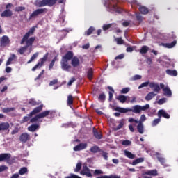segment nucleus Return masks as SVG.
Here are the masks:
<instances>
[{
    "instance_id": "1",
    "label": "nucleus",
    "mask_w": 178,
    "mask_h": 178,
    "mask_svg": "<svg viewBox=\"0 0 178 178\" xmlns=\"http://www.w3.org/2000/svg\"><path fill=\"white\" fill-rule=\"evenodd\" d=\"M147 109H149V104H146L145 106L140 105H135L130 108H122V107H115V111L117 112H120V113H127V112H133V113H140L141 111H147Z\"/></svg>"
},
{
    "instance_id": "2",
    "label": "nucleus",
    "mask_w": 178,
    "mask_h": 178,
    "mask_svg": "<svg viewBox=\"0 0 178 178\" xmlns=\"http://www.w3.org/2000/svg\"><path fill=\"white\" fill-rule=\"evenodd\" d=\"M119 0H108L106 3V8L108 12H116L117 13H122V8L118 6Z\"/></svg>"
},
{
    "instance_id": "3",
    "label": "nucleus",
    "mask_w": 178,
    "mask_h": 178,
    "mask_svg": "<svg viewBox=\"0 0 178 178\" xmlns=\"http://www.w3.org/2000/svg\"><path fill=\"white\" fill-rule=\"evenodd\" d=\"M34 41H35V38L34 37L30 38L29 40H25L24 42H26V46L20 47L19 49H18L17 52H19L20 55H23V54H24V52L27 51V48H29V47H30L29 52H31Z\"/></svg>"
},
{
    "instance_id": "4",
    "label": "nucleus",
    "mask_w": 178,
    "mask_h": 178,
    "mask_svg": "<svg viewBox=\"0 0 178 178\" xmlns=\"http://www.w3.org/2000/svg\"><path fill=\"white\" fill-rule=\"evenodd\" d=\"M58 0H42V1H38L36 0V5L39 8H42L43 6H54Z\"/></svg>"
},
{
    "instance_id": "5",
    "label": "nucleus",
    "mask_w": 178,
    "mask_h": 178,
    "mask_svg": "<svg viewBox=\"0 0 178 178\" xmlns=\"http://www.w3.org/2000/svg\"><path fill=\"white\" fill-rule=\"evenodd\" d=\"M48 55L49 54L47 53L42 58H40L37 63L33 68H32V72H35L37 69H41L42 66H44V63L47 62V60L48 59Z\"/></svg>"
},
{
    "instance_id": "6",
    "label": "nucleus",
    "mask_w": 178,
    "mask_h": 178,
    "mask_svg": "<svg viewBox=\"0 0 178 178\" xmlns=\"http://www.w3.org/2000/svg\"><path fill=\"white\" fill-rule=\"evenodd\" d=\"M35 31V27H32L30 29V30L29 31L28 33H26L24 36L23 37L22 41H21V45H23V44H24V42L25 41H29V38L31 36V35H33V34H34V32Z\"/></svg>"
},
{
    "instance_id": "7",
    "label": "nucleus",
    "mask_w": 178,
    "mask_h": 178,
    "mask_svg": "<svg viewBox=\"0 0 178 178\" xmlns=\"http://www.w3.org/2000/svg\"><path fill=\"white\" fill-rule=\"evenodd\" d=\"M44 12H47L46 8H38L36 10L33 11L31 15L29 16V19H34V17H37L39 15H42Z\"/></svg>"
},
{
    "instance_id": "8",
    "label": "nucleus",
    "mask_w": 178,
    "mask_h": 178,
    "mask_svg": "<svg viewBox=\"0 0 178 178\" xmlns=\"http://www.w3.org/2000/svg\"><path fill=\"white\" fill-rule=\"evenodd\" d=\"M10 44V40H9V37L6 35H3L1 39H0V47L1 48H5L7 45H9Z\"/></svg>"
},
{
    "instance_id": "9",
    "label": "nucleus",
    "mask_w": 178,
    "mask_h": 178,
    "mask_svg": "<svg viewBox=\"0 0 178 178\" xmlns=\"http://www.w3.org/2000/svg\"><path fill=\"white\" fill-rule=\"evenodd\" d=\"M60 65L61 69L65 72H70V69H72V65H70L69 61H67L66 60H61Z\"/></svg>"
},
{
    "instance_id": "10",
    "label": "nucleus",
    "mask_w": 178,
    "mask_h": 178,
    "mask_svg": "<svg viewBox=\"0 0 178 178\" xmlns=\"http://www.w3.org/2000/svg\"><path fill=\"white\" fill-rule=\"evenodd\" d=\"M144 178H151V176H158V171L156 170H152L145 171L143 173Z\"/></svg>"
},
{
    "instance_id": "11",
    "label": "nucleus",
    "mask_w": 178,
    "mask_h": 178,
    "mask_svg": "<svg viewBox=\"0 0 178 178\" xmlns=\"http://www.w3.org/2000/svg\"><path fill=\"white\" fill-rule=\"evenodd\" d=\"M149 87L153 88L154 92H159V91H161V85L156 82L149 83Z\"/></svg>"
},
{
    "instance_id": "12",
    "label": "nucleus",
    "mask_w": 178,
    "mask_h": 178,
    "mask_svg": "<svg viewBox=\"0 0 178 178\" xmlns=\"http://www.w3.org/2000/svg\"><path fill=\"white\" fill-rule=\"evenodd\" d=\"M160 87L163 89L164 95H166V97H172V90H170V89L168 87L165 88V84L161 83Z\"/></svg>"
},
{
    "instance_id": "13",
    "label": "nucleus",
    "mask_w": 178,
    "mask_h": 178,
    "mask_svg": "<svg viewBox=\"0 0 178 178\" xmlns=\"http://www.w3.org/2000/svg\"><path fill=\"white\" fill-rule=\"evenodd\" d=\"M158 118H165V119H170V115H169L165 110L161 109L158 111Z\"/></svg>"
},
{
    "instance_id": "14",
    "label": "nucleus",
    "mask_w": 178,
    "mask_h": 178,
    "mask_svg": "<svg viewBox=\"0 0 178 178\" xmlns=\"http://www.w3.org/2000/svg\"><path fill=\"white\" fill-rule=\"evenodd\" d=\"M30 140V135L27 133L22 134L19 137V141L21 143H27Z\"/></svg>"
},
{
    "instance_id": "15",
    "label": "nucleus",
    "mask_w": 178,
    "mask_h": 178,
    "mask_svg": "<svg viewBox=\"0 0 178 178\" xmlns=\"http://www.w3.org/2000/svg\"><path fill=\"white\" fill-rule=\"evenodd\" d=\"M43 105H40L33 109V111L30 113V116H34V115H37V113H40L41 111H42Z\"/></svg>"
},
{
    "instance_id": "16",
    "label": "nucleus",
    "mask_w": 178,
    "mask_h": 178,
    "mask_svg": "<svg viewBox=\"0 0 178 178\" xmlns=\"http://www.w3.org/2000/svg\"><path fill=\"white\" fill-rule=\"evenodd\" d=\"M93 135L97 140H101L102 138V134L101 132H98V130L95 129V127L92 128Z\"/></svg>"
},
{
    "instance_id": "17",
    "label": "nucleus",
    "mask_w": 178,
    "mask_h": 178,
    "mask_svg": "<svg viewBox=\"0 0 178 178\" xmlns=\"http://www.w3.org/2000/svg\"><path fill=\"white\" fill-rule=\"evenodd\" d=\"M87 148V143H81L74 147V151H81Z\"/></svg>"
},
{
    "instance_id": "18",
    "label": "nucleus",
    "mask_w": 178,
    "mask_h": 178,
    "mask_svg": "<svg viewBox=\"0 0 178 178\" xmlns=\"http://www.w3.org/2000/svg\"><path fill=\"white\" fill-rule=\"evenodd\" d=\"M176 44H177V41L174 40L171 43H163L162 45L163 47H164V48L171 49L173 48L176 45Z\"/></svg>"
},
{
    "instance_id": "19",
    "label": "nucleus",
    "mask_w": 178,
    "mask_h": 178,
    "mask_svg": "<svg viewBox=\"0 0 178 178\" xmlns=\"http://www.w3.org/2000/svg\"><path fill=\"white\" fill-rule=\"evenodd\" d=\"M8 159H10V154L4 153L0 154V162H3V161H8Z\"/></svg>"
},
{
    "instance_id": "20",
    "label": "nucleus",
    "mask_w": 178,
    "mask_h": 178,
    "mask_svg": "<svg viewBox=\"0 0 178 178\" xmlns=\"http://www.w3.org/2000/svg\"><path fill=\"white\" fill-rule=\"evenodd\" d=\"M73 58V53L72 51H68L63 58L61 60H67V62H69L72 58Z\"/></svg>"
},
{
    "instance_id": "21",
    "label": "nucleus",
    "mask_w": 178,
    "mask_h": 178,
    "mask_svg": "<svg viewBox=\"0 0 178 178\" xmlns=\"http://www.w3.org/2000/svg\"><path fill=\"white\" fill-rule=\"evenodd\" d=\"M10 127L8 122H1L0 123V131L8 130Z\"/></svg>"
},
{
    "instance_id": "22",
    "label": "nucleus",
    "mask_w": 178,
    "mask_h": 178,
    "mask_svg": "<svg viewBox=\"0 0 178 178\" xmlns=\"http://www.w3.org/2000/svg\"><path fill=\"white\" fill-rule=\"evenodd\" d=\"M71 64L73 66V67H77L79 65H80V60H79V58L74 57L72 59Z\"/></svg>"
},
{
    "instance_id": "23",
    "label": "nucleus",
    "mask_w": 178,
    "mask_h": 178,
    "mask_svg": "<svg viewBox=\"0 0 178 178\" xmlns=\"http://www.w3.org/2000/svg\"><path fill=\"white\" fill-rule=\"evenodd\" d=\"M12 15H13V13L10 10H6L1 13V17H10Z\"/></svg>"
},
{
    "instance_id": "24",
    "label": "nucleus",
    "mask_w": 178,
    "mask_h": 178,
    "mask_svg": "<svg viewBox=\"0 0 178 178\" xmlns=\"http://www.w3.org/2000/svg\"><path fill=\"white\" fill-rule=\"evenodd\" d=\"M81 175H86L88 177H90V170L88 168L87 165L83 164V170L81 172Z\"/></svg>"
},
{
    "instance_id": "25",
    "label": "nucleus",
    "mask_w": 178,
    "mask_h": 178,
    "mask_svg": "<svg viewBox=\"0 0 178 178\" xmlns=\"http://www.w3.org/2000/svg\"><path fill=\"white\" fill-rule=\"evenodd\" d=\"M154 97H156V93L150 92L145 96V101H151Z\"/></svg>"
},
{
    "instance_id": "26",
    "label": "nucleus",
    "mask_w": 178,
    "mask_h": 178,
    "mask_svg": "<svg viewBox=\"0 0 178 178\" xmlns=\"http://www.w3.org/2000/svg\"><path fill=\"white\" fill-rule=\"evenodd\" d=\"M108 88L110 90V91L108 92V101L111 102V101H112L113 98V94H115V90H113V88H112V86H108Z\"/></svg>"
},
{
    "instance_id": "27",
    "label": "nucleus",
    "mask_w": 178,
    "mask_h": 178,
    "mask_svg": "<svg viewBox=\"0 0 178 178\" xmlns=\"http://www.w3.org/2000/svg\"><path fill=\"white\" fill-rule=\"evenodd\" d=\"M139 12L142 13V15H148V13L149 12L148 10V8L144 6H140L139 7Z\"/></svg>"
},
{
    "instance_id": "28",
    "label": "nucleus",
    "mask_w": 178,
    "mask_h": 178,
    "mask_svg": "<svg viewBox=\"0 0 178 178\" xmlns=\"http://www.w3.org/2000/svg\"><path fill=\"white\" fill-rule=\"evenodd\" d=\"M40 129V125L38 124H32L28 127L29 131H31L32 133H34L35 130H38Z\"/></svg>"
},
{
    "instance_id": "29",
    "label": "nucleus",
    "mask_w": 178,
    "mask_h": 178,
    "mask_svg": "<svg viewBox=\"0 0 178 178\" xmlns=\"http://www.w3.org/2000/svg\"><path fill=\"white\" fill-rule=\"evenodd\" d=\"M116 99H118V101H120V102H121V104H124V102H126V101H127V96L120 95L116 97Z\"/></svg>"
},
{
    "instance_id": "30",
    "label": "nucleus",
    "mask_w": 178,
    "mask_h": 178,
    "mask_svg": "<svg viewBox=\"0 0 178 178\" xmlns=\"http://www.w3.org/2000/svg\"><path fill=\"white\" fill-rule=\"evenodd\" d=\"M124 154L125 156H127V158H129V159H134L136 158V155L133 154V153L129 151L124 150Z\"/></svg>"
},
{
    "instance_id": "31",
    "label": "nucleus",
    "mask_w": 178,
    "mask_h": 178,
    "mask_svg": "<svg viewBox=\"0 0 178 178\" xmlns=\"http://www.w3.org/2000/svg\"><path fill=\"white\" fill-rule=\"evenodd\" d=\"M137 130L140 134H144V124L143 123H138L137 125Z\"/></svg>"
},
{
    "instance_id": "32",
    "label": "nucleus",
    "mask_w": 178,
    "mask_h": 178,
    "mask_svg": "<svg viewBox=\"0 0 178 178\" xmlns=\"http://www.w3.org/2000/svg\"><path fill=\"white\" fill-rule=\"evenodd\" d=\"M143 162H144V158H138L131 163V165L133 166H136V165H138V163H143Z\"/></svg>"
},
{
    "instance_id": "33",
    "label": "nucleus",
    "mask_w": 178,
    "mask_h": 178,
    "mask_svg": "<svg viewBox=\"0 0 178 178\" xmlns=\"http://www.w3.org/2000/svg\"><path fill=\"white\" fill-rule=\"evenodd\" d=\"M166 74H168L169 76H177V71H176V70H166L165 71Z\"/></svg>"
},
{
    "instance_id": "34",
    "label": "nucleus",
    "mask_w": 178,
    "mask_h": 178,
    "mask_svg": "<svg viewBox=\"0 0 178 178\" xmlns=\"http://www.w3.org/2000/svg\"><path fill=\"white\" fill-rule=\"evenodd\" d=\"M156 155L157 156V159L159 162L161 163V165H165L166 163V161L165 160V158L159 156V153H156Z\"/></svg>"
},
{
    "instance_id": "35",
    "label": "nucleus",
    "mask_w": 178,
    "mask_h": 178,
    "mask_svg": "<svg viewBox=\"0 0 178 178\" xmlns=\"http://www.w3.org/2000/svg\"><path fill=\"white\" fill-rule=\"evenodd\" d=\"M50 113V111H46L38 114V115L39 116V118L41 119L42 118H47V116H48V115H49Z\"/></svg>"
},
{
    "instance_id": "36",
    "label": "nucleus",
    "mask_w": 178,
    "mask_h": 178,
    "mask_svg": "<svg viewBox=\"0 0 178 178\" xmlns=\"http://www.w3.org/2000/svg\"><path fill=\"white\" fill-rule=\"evenodd\" d=\"M16 59V55L12 54L11 56L8 58V60L6 62V66H9V65L12 64V62Z\"/></svg>"
},
{
    "instance_id": "37",
    "label": "nucleus",
    "mask_w": 178,
    "mask_h": 178,
    "mask_svg": "<svg viewBox=\"0 0 178 178\" xmlns=\"http://www.w3.org/2000/svg\"><path fill=\"white\" fill-rule=\"evenodd\" d=\"M13 111H15V107L2 108L3 113H9V112H13Z\"/></svg>"
},
{
    "instance_id": "38",
    "label": "nucleus",
    "mask_w": 178,
    "mask_h": 178,
    "mask_svg": "<svg viewBox=\"0 0 178 178\" xmlns=\"http://www.w3.org/2000/svg\"><path fill=\"white\" fill-rule=\"evenodd\" d=\"M91 152H93V154H97V152H101V150L99 149V147L95 145L90 148Z\"/></svg>"
},
{
    "instance_id": "39",
    "label": "nucleus",
    "mask_w": 178,
    "mask_h": 178,
    "mask_svg": "<svg viewBox=\"0 0 178 178\" xmlns=\"http://www.w3.org/2000/svg\"><path fill=\"white\" fill-rule=\"evenodd\" d=\"M40 54L38 52L35 53L31 58H30V60L27 62V63H31V62H33V60H35V59H37V58H38V55Z\"/></svg>"
},
{
    "instance_id": "40",
    "label": "nucleus",
    "mask_w": 178,
    "mask_h": 178,
    "mask_svg": "<svg viewBox=\"0 0 178 178\" xmlns=\"http://www.w3.org/2000/svg\"><path fill=\"white\" fill-rule=\"evenodd\" d=\"M149 51V47L147 46H143L140 50V54H147Z\"/></svg>"
},
{
    "instance_id": "41",
    "label": "nucleus",
    "mask_w": 178,
    "mask_h": 178,
    "mask_svg": "<svg viewBox=\"0 0 178 178\" xmlns=\"http://www.w3.org/2000/svg\"><path fill=\"white\" fill-rule=\"evenodd\" d=\"M98 99L100 102H105V100L106 99V95H105V93L99 94Z\"/></svg>"
},
{
    "instance_id": "42",
    "label": "nucleus",
    "mask_w": 178,
    "mask_h": 178,
    "mask_svg": "<svg viewBox=\"0 0 178 178\" xmlns=\"http://www.w3.org/2000/svg\"><path fill=\"white\" fill-rule=\"evenodd\" d=\"M115 41H116L118 45H123V44H124V40H123V38H122V37L116 38L115 39Z\"/></svg>"
},
{
    "instance_id": "43",
    "label": "nucleus",
    "mask_w": 178,
    "mask_h": 178,
    "mask_svg": "<svg viewBox=\"0 0 178 178\" xmlns=\"http://www.w3.org/2000/svg\"><path fill=\"white\" fill-rule=\"evenodd\" d=\"M32 116L33 115H30V113L26 116H24L21 120V123H26V122H29V120H30V118H32Z\"/></svg>"
},
{
    "instance_id": "44",
    "label": "nucleus",
    "mask_w": 178,
    "mask_h": 178,
    "mask_svg": "<svg viewBox=\"0 0 178 178\" xmlns=\"http://www.w3.org/2000/svg\"><path fill=\"white\" fill-rule=\"evenodd\" d=\"M56 60H58V58L54 57L53 58V60H51L49 66V70H51V69H52L54 67V65H55V62H56Z\"/></svg>"
},
{
    "instance_id": "45",
    "label": "nucleus",
    "mask_w": 178,
    "mask_h": 178,
    "mask_svg": "<svg viewBox=\"0 0 178 178\" xmlns=\"http://www.w3.org/2000/svg\"><path fill=\"white\" fill-rule=\"evenodd\" d=\"M136 17L139 23H141V22H143V16H141V14H140V13H136Z\"/></svg>"
},
{
    "instance_id": "46",
    "label": "nucleus",
    "mask_w": 178,
    "mask_h": 178,
    "mask_svg": "<svg viewBox=\"0 0 178 178\" xmlns=\"http://www.w3.org/2000/svg\"><path fill=\"white\" fill-rule=\"evenodd\" d=\"M67 104L70 106L73 104V96L72 95H70L67 97Z\"/></svg>"
},
{
    "instance_id": "47",
    "label": "nucleus",
    "mask_w": 178,
    "mask_h": 178,
    "mask_svg": "<svg viewBox=\"0 0 178 178\" xmlns=\"http://www.w3.org/2000/svg\"><path fill=\"white\" fill-rule=\"evenodd\" d=\"M112 27V24H104L103 25V30L104 31H106V30H109Z\"/></svg>"
},
{
    "instance_id": "48",
    "label": "nucleus",
    "mask_w": 178,
    "mask_h": 178,
    "mask_svg": "<svg viewBox=\"0 0 178 178\" xmlns=\"http://www.w3.org/2000/svg\"><path fill=\"white\" fill-rule=\"evenodd\" d=\"M124 125V123L123 122H121L116 127L114 128V130L115 131H118V130H120V129H122V127H123Z\"/></svg>"
},
{
    "instance_id": "49",
    "label": "nucleus",
    "mask_w": 178,
    "mask_h": 178,
    "mask_svg": "<svg viewBox=\"0 0 178 178\" xmlns=\"http://www.w3.org/2000/svg\"><path fill=\"white\" fill-rule=\"evenodd\" d=\"M161 122V118H156L154 120V121L152 123V125L154 127L156 126V124H158L159 122Z\"/></svg>"
},
{
    "instance_id": "50",
    "label": "nucleus",
    "mask_w": 178,
    "mask_h": 178,
    "mask_svg": "<svg viewBox=\"0 0 178 178\" xmlns=\"http://www.w3.org/2000/svg\"><path fill=\"white\" fill-rule=\"evenodd\" d=\"M80 169H81V162H79L76 164V168L74 169V172H80Z\"/></svg>"
},
{
    "instance_id": "51",
    "label": "nucleus",
    "mask_w": 178,
    "mask_h": 178,
    "mask_svg": "<svg viewBox=\"0 0 178 178\" xmlns=\"http://www.w3.org/2000/svg\"><path fill=\"white\" fill-rule=\"evenodd\" d=\"M39 119H40V117L38 115H37L36 116L31 118L30 122L31 123H35V122H38Z\"/></svg>"
},
{
    "instance_id": "52",
    "label": "nucleus",
    "mask_w": 178,
    "mask_h": 178,
    "mask_svg": "<svg viewBox=\"0 0 178 178\" xmlns=\"http://www.w3.org/2000/svg\"><path fill=\"white\" fill-rule=\"evenodd\" d=\"M29 104L30 105H32V106H35V105H38V103L37 102H35V100H34L33 99H31L29 101Z\"/></svg>"
},
{
    "instance_id": "53",
    "label": "nucleus",
    "mask_w": 178,
    "mask_h": 178,
    "mask_svg": "<svg viewBox=\"0 0 178 178\" xmlns=\"http://www.w3.org/2000/svg\"><path fill=\"white\" fill-rule=\"evenodd\" d=\"M147 120V117H145V115L143 114L140 116V118L138 123H143V122H145Z\"/></svg>"
},
{
    "instance_id": "54",
    "label": "nucleus",
    "mask_w": 178,
    "mask_h": 178,
    "mask_svg": "<svg viewBox=\"0 0 178 178\" xmlns=\"http://www.w3.org/2000/svg\"><path fill=\"white\" fill-rule=\"evenodd\" d=\"M26 172H27V168L23 167V168H22L19 170V175H24Z\"/></svg>"
},
{
    "instance_id": "55",
    "label": "nucleus",
    "mask_w": 178,
    "mask_h": 178,
    "mask_svg": "<svg viewBox=\"0 0 178 178\" xmlns=\"http://www.w3.org/2000/svg\"><path fill=\"white\" fill-rule=\"evenodd\" d=\"M9 168L6 165H1L0 166V173H2V172H6V170H8Z\"/></svg>"
},
{
    "instance_id": "56",
    "label": "nucleus",
    "mask_w": 178,
    "mask_h": 178,
    "mask_svg": "<svg viewBox=\"0 0 178 178\" xmlns=\"http://www.w3.org/2000/svg\"><path fill=\"white\" fill-rule=\"evenodd\" d=\"M26 9L25 7L18 6L15 8V12H23Z\"/></svg>"
},
{
    "instance_id": "57",
    "label": "nucleus",
    "mask_w": 178,
    "mask_h": 178,
    "mask_svg": "<svg viewBox=\"0 0 178 178\" xmlns=\"http://www.w3.org/2000/svg\"><path fill=\"white\" fill-rule=\"evenodd\" d=\"M130 91V88H124L121 90V94H127Z\"/></svg>"
},
{
    "instance_id": "58",
    "label": "nucleus",
    "mask_w": 178,
    "mask_h": 178,
    "mask_svg": "<svg viewBox=\"0 0 178 178\" xmlns=\"http://www.w3.org/2000/svg\"><path fill=\"white\" fill-rule=\"evenodd\" d=\"M148 86H149V82H144L138 86V89L140 90V88H143V87H147Z\"/></svg>"
},
{
    "instance_id": "59",
    "label": "nucleus",
    "mask_w": 178,
    "mask_h": 178,
    "mask_svg": "<svg viewBox=\"0 0 178 178\" xmlns=\"http://www.w3.org/2000/svg\"><path fill=\"white\" fill-rule=\"evenodd\" d=\"M166 102V98H161L160 99L157 103L159 104V105H163V104H165Z\"/></svg>"
},
{
    "instance_id": "60",
    "label": "nucleus",
    "mask_w": 178,
    "mask_h": 178,
    "mask_svg": "<svg viewBox=\"0 0 178 178\" xmlns=\"http://www.w3.org/2000/svg\"><path fill=\"white\" fill-rule=\"evenodd\" d=\"M95 176H97L98 175H104V172L101 170H95L94 172Z\"/></svg>"
},
{
    "instance_id": "61",
    "label": "nucleus",
    "mask_w": 178,
    "mask_h": 178,
    "mask_svg": "<svg viewBox=\"0 0 178 178\" xmlns=\"http://www.w3.org/2000/svg\"><path fill=\"white\" fill-rule=\"evenodd\" d=\"M131 144V141L127 140H124V141H122V145H130Z\"/></svg>"
},
{
    "instance_id": "62",
    "label": "nucleus",
    "mask_w": 178,
    "mask_h": 178,
    "mask_svg": "<svg viewBox=\"0 0 178 178\" xmlns=\"http://www.w3.org/2000/svg\"><path fill=\"white\" fill-rule=\"evenodd\" d=\"M74 81H76V78L74 77L71 78V79L67 83V86H72L73 83H74Z\"/></svg>"
},
{
    "instance_id": "63",
    "label": "nucleus",
    "mask_w": 178,
    "mask_h": 178,
    "mask_svg": "<svg viewBox=\"0 0 178 178\" xmlns=\"http://www.w3.org/2000/svg\"><path fill=\"white\" fill-rule=\"evenodd\" d=\"M102 156L105 161H108V153L106 152H102Z\"/></svg>"
},
{
    "instance_id": "64",
    "label": "nucleus",
    "mask_w": 178,
    "mask_h": 178,
    "mask_svg": "<svg viewBox=\"0 0 178 178\" xmlns=\"http://www.w3.org/2000/svg\"><path fill=\"white\" fill-rule=\"evenodd\" d=\"M123 58H124V54H120L115 58V60H118V59H123Z\"/></svg>"
}]
</instances>
